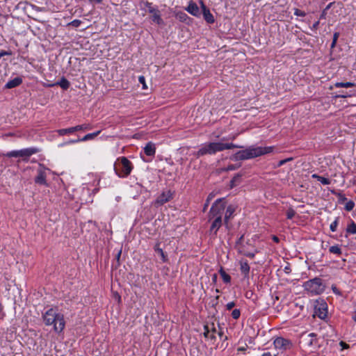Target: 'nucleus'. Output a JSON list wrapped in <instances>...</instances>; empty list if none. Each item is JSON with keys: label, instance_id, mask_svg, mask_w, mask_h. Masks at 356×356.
I'll use <instances>...</instances> for the list:
<instances>
[{"label": "nucleus", "instance_id": "f257e3e1", "mask_svg": "<svg viewBox=\"0 0 356 356\" xmlns=\"http://www.w3.org/2000/svg\"><path fill=\"white\" fill-rule=\"evenodd\" d=\"M234 148H242V146L234 143H224L222 142H211L202 145L194 155L199 158L206 154H215L218 152Z\"/></svg>", "mask_w": 356, "mask_h": 356}, {"label": "nucleus", "instance_id": "f03ea898", "mask_svg": "<svg viewBox=\"0 0 356 356\" xmlns=\"http://www.w3.org/2000/svg\"><path fill=\"white\" fill-rule=\"evenodd\" d=\"M42 319L46 325H52L56 332L60 333L65 328V321L63 314L54 308L48 309L42 315Z\"/></svg>", "mask_w": 356, "mask_h": 356}, {"label": "nucleus", "instance_id": "7ed1b4c3", "mask_svg": "<svg viewBox=\"0 0 356 356\" xmlns=\"http://www.w3.org/2000/svg\"><path fill=\"white\" fill-rule=\"evenodd\" d=\"M225 209V205L221 199H218L212 205L210 209V219L214 218L210 232L216 234L222 225V213Z\"/></svg>", "mask_w": 356, "mask_h": 356}, {"label": "nucleus", "instance_id": "20e7f679", "mask_svg": "<svg viewBox=\"0 0 356 356\" xmlns=\"http://www.w3.org/2000/svg\"><path fill=\"white\" fill-rule=\"evenodd\" d=\"M273 151V147H254L250 146L248 148L237 152L235 154L236 159L246 160L253 159L261 155L268 154Z\"/></svg>", "mask_w": 356, "mask_h": 356}, {"label": "nucleus", "instance_id": "39448f33", "mask_svg": "<svg viewBox=\"0 0 356 356\" xmlns=\"http://www.w3.org/2000/svg\"><path fill=\"white\" fill-rule=\"evenodd\" d=\"M114 170L118 176L120 177H127L131 172V163L126 158L121 157L115 163Z\"/></svg>", "mask_w": 356, "mask_h": 356}, {"label": "nucleus", "instance_id": "423d86ee", "mask_svg": "<svg viewBox=\"0 0 356 356\" xmlns=\"http://www.w3.org/2000/svg\"><path fill=\"white\" fill-rule=\"evenodd\" d=\"M303 286L306 291L314 295L320 294L325 290L322 280L318 277L306 282Z\"/></svg>", "mask_w": 356, "mask_h": 356}, {"label": "nucleus", "instance_id": "0eeeda50", "mask_svg": "<svg viewBox=\"0 0 356 356\" xmlns=\"http://www.w3.org/2000/svg\"><path fill=\"white\" fill-rule=\"evenodd\" d=\"M302 343L304 347L307 348L310 351L314 350L318 347V341L314 333L305 336Z\"/></svg>", "mask_w": 356, "mask_h": 356}, {"label": "nucleus", "instance_id": "6e6552de", "mask_svg": "<svg viewBox=\"0 0 356 356\" xmlns=\"http://www.w3.org/2000/svg\"><path fill=\"white\" fill-rule=\"evenodd\" d=\"M315 315L321 319L326 318L327 316V305L323 300L317 301L314 306Z\"/></svg>", "mask_w": 356, "mask_h": 356}, {"label": "nucleus", "instance_id": "1a4fd4ad", "mask_svg": "<svg viewBox=\"0 0 356 356\" xmlns=\"http://www.w3.org/2000/svg\"><path fill=\"white\" fill-rule=\"evenodd\" d=\"M46 170L47 168L42 164H40L38 169V175L35 178V182L40 185H47L46 181Z\"/></svg>", "mask_w": 356, "mask_h": 356}, {"label": "nucleus", "instance_id": "9d476101", "mask_svg": "<svg viewBox=\"0 0 356 356\" xmlns=\"http://www.w3.org/2000/svg\"><path fill=\"white\" fill-rule=\"evenodd\" d=\"M273 343L275 348L283 350L290 349L292 347L291 342L289 340L282 337L276 338Z\"/></svg>", "mask_w": 356, "mask_h": 356}, {"label": "nucleus", "instance_id": "9b49d317", "mask_svg": "<svg viewBox=\"0 0 356 356\" xmlns=\"http://www.w3.org/2000/svg\"><path fill=\"white\" fill-rule=\"evenodd\" d=\"M172 198V194L170 191L163 192L155 200L154 204L159 207L169 202Z\"/></svg>", "mask_w": 356, "mask_h": 356}, {"label": "nucleus", "instance_id": "f8f14e48", "mask_svg": "<svg viewBox=\"0 0 356 356\" xmlns=\"http://www.w3.org/2000/svg\"><path fill=\"white\" fill-rule=\"evenodd\" d=\"M200 3L202 10L201 13H202L204 20L208 24H213L215 22V18L213 15L211 14L209 9L205 6L202 1H201Z\"/></svg>", "mask_w": 356, "mask_h": 356}, {"label": "nucleus", "instance_id": "ddd939ff", "mask_svg": "<svg viewBox=\"0 0 356 356\" xmlns=\"http://www.w3.org/2000/svg\"><path fill=\"white\" fill-rule=\"evenodd\" d=\"M186 10L194 17H200L201 15L202 10L193 1H189L188 6L185 8Z\"/></svg>", "mask_w": 356, "mask_h": 356}, {"label": "nucleus", "instance_id": "4468645a", "mask_svg": "<svg viewBox=\"0 0 356 356\" xmlns=\"http://www.w3.org/2000/svg\"><path fill=\"white\" fill-rule=\"evenodd\" d=\"M38 152L37 148L30 147L19 150L20 157L24 158V160L28 159L34 154Z\"/></svg>", "mask_w": 356, "mask_h": 356}, {"label": "nucleus", "instance_id": "2eb2a0df", "mask_svg": "<svg viewBox=\"0 0 356 356\" xmlns=\"http://www.w3.org/2000/svg\"><path fill=\"white\" fill-rule=\"evenodd\" d=\"M175 17L180 22H184L188 24L190 23L191 20V19L185 13L181 11L175 13Z\"/></svg>", "mask_w": 356, "mask_h": 356}, {"label": "nucleus", "instance_id": "dca6fc26", "mask_svg": "<svg viewBox=\"0 0 356 356\" xmlns=\"http://www.w3.org/2000/svg\"><path fill=\"white\" fill-rule=\"evenodd\" d=\"M22 82V80L19 77H15V79L10 80L7 82V83L5 86L6 88H13L18 86H19Z\"/></svg>", "mask_w": 356, "mask_h": 356}, {"label": "nucleus", "instance_id": "f3484780", "mask_svg": "<svg viewBox=\"0 0 356 356\" xmlns=\"http://www.w3.org/2000/svg\"><path fill=\"white\" fill-rule=\"evenodd\" d=\"M144 152L147 156H154L156 152V147L152 142L148 143L144 147Z\"/></svg>", "mask_w": 356, "mask_h": 356}, {"label": "nucleus", "instance_id": "a211bd4d", "mask_svg": "<svg viewBox=\"0 0 356 356\" xmlns=\"http://www.w3.org/2000/svg\"><path fill=\"white\" fill-rule=\"evenodd\" d=\"M100 132H101L100 131H97L94 133L88 134L86 136H84L82 138L78 139L76 140H72L71 143H76V142H79V141H86V140H92L96 136H97L100 134Z\"/></svg>", "mask_w": 356, "mask_h": 356}, {"label": "nucleus", "instance_id": "6ab92c4d", "mask_svg": "<svg viewBox=\"0 0 356 356\" xmlns=\"http://www.w3.org/2000/svg\"><path fill=\"white\" fill-rule=\"evenodd\" d=\"M216 332V330L215 328H212V330H210L208 325L204 326V335L206 338L210 339H216V335H215Z\"/></svg>", "mask_w": 356, "mask_h": 356}, {"label": "nucleus", "instance_id": "aec40b11", "mask_svg": "<svg viewBox=\"0 0 356 356\" xmlns=\"http://www.w3.org/2000/svg\"><path fill=\"white\" fill-rule=\"evenodd\" d=\"M240 268H241V273L244 275H248L249 274V272H250V266H249V264L248 263V261H241L240 262Z\"/></svg>", "mask_w": 356, "mask_h": 356}, {"label": "nucleus", "instance_id": "412c9836", "mask_svg": "<svg viewBox=\"0 0 356 356\" xmlns=\"http://www.w3.org/2000/svg\"><path fill=\"white\" fill-rule=\"evenodd\" d=\"M152 20L159 25H161L163 23V19L161 17L160 12L159 10L157 11H156L155 13H154L153 14H152Z\"/></svg>", "mask_w": 356, "mask_h": 356}, {"label": "nucleus", "instance_id": "4be33fe9", "mask_svg": "<svg viewBox=\"0 0 356 356\" xmlns=\"http://www.w3.org/2000/svg\"><path fill=\"white\" fill-rule=\"evenodd\" d=\"M154 251L157 252L161 257L163 262L166 261L167 258L163 250L160 248V243H157L154 247Z\"/></svg>", "mask_w": 356, "mask_h": 356}, {"label": "nucleus", "instance_id": "5701e85b", "mask_svg": "<svg viewBox=\"0 0 356 356\" xmlns=\"http://www.w3.org/2000/svg\"><path fill=\"white\" fill-rule=\"evenodd\" d=\"M235 211V208L232 206V205H229L227 208V210H226V213H225V222H227L228 220L232 218L233 213H234Z\"/></svg>", "mask_w": 356, "mask_h": 356}, {"label": "nucleus", "instance_id": "b1692460", "mask_svg": "<svg viewBox=\"0 0 356 356\" xmlns=\"http://www.w3.org/2000/svg\"><path fill=\"white\" fill-rule=\"evenodd\" d=\"M74 131H76V128H74V127H70V128H67V129H58L57 131L58 134L60 136H63V135H65V134H72Z\"/></svg>", "mask_w": 356, "mask_h": 356}, {"label": "nucleus", "instance_id": "393cba45", "mask_svg": "<svg viewBox=\"0 0 356 356\" xmlns=\"http://www.w3.org/2000/svg\"><path fill=\"white\" fill-rule=\"evenodd\" d=\"M219 273H220L222 280L224 281V282H225V283L230 282L231 277L227 273H226V272L223 270L222 268H220V269L219 270Z\"/></svg>", "mask_w": 356, "mask_h": 356}, {"label": "nucleus", "instance_id": "a878e982", "mask_svg": "<svg viewBox=\"0 0 356 356\" xmlns=\"http://www.w3.org/2000/svg\"><path fill=\"white\" fill-rule=\"evenodd\" d=\"M355 83L352 82H337L334 83L336 88H350L354 87Z\"/></svg>", "mask_w": 356, "mask_h": 356}, {"label": "nucleus", "instance_id": "bb28decb", "mask_svg": "<svg viewBox=\"0 0 356 356\" xmlns=\"http://www.w3.org/2000/svg\"><path fill=\"white\" fill-rule=\"evenodd\" d=\"M56 85H58L64 90H67L70 87V83L68 81V80H67L65 78L63 77L60 80V81L56 83Z\"/></svg>", "mask_w": 356, "mask_h": 356}, {"label": "nucleus", "instance_id": "cd10ccee", "mask_svg": "<svg viewBox=\"0 0 356 356\" xmlns=\"http://www.w3.org/2000/svg\"><path fill=\"white\" fill-rule=\"evenodd\" d=\"M145 7L147 12H148L150 14H153L154 13L158 10V9L155 8L152 3H149L148 1L145 3Z\"/></svg>", "mask_w": 356, "mask_h": 356}, {"label": "nucleus", "instance_id": "c85d7f7f", "mask_svg": "<svg viewBox=\"0 0 356 356\" xmlns=\"http://www.w3.org/2000/svg\"><path fill=\"white\" fill-rule=\"evenodd\" d=\"M329 251L331 253H333V254H341V248H339V245H332L330 248L329 249Z\"/></svg>", "mask_w": 356, "mask_h": 356}, {"label": "nucleus", "instance_id": "c756f323", "mask_svg": "<svg viewBox=\"0 0 356 356\" xmlns=\"http://www.w3.org/2000/svg\"><path fill=\"white\" fill-rule=\"evenodd\" d=\"M347 232L350 234H356V224L354 222H352L346 229Z\"/></svg>", "mask_w": 356, "mask_h": 356}, {"label": "nucleus", "instance_id": "7c9ffc66", "mask_svg": "<svg viewBox=\"0 0 356 356\" xmlns=\"http://www.w3.org/2000/svg\"><path fill=\"white\" fill-rule=\"evenodd\" d=\"M74 128H76V131H81V130H89L91 129V127L90 124H83L75 126Z\"/></svg>", "mask_w": 356, "mask_h": 356}, {"label": "nucleus", "instance_id": "2f4dec72", "mask_svg": "<svg viewBox=\"0 0 356 356\" xmlns=\"http://www.w3.org/2000/svg\"><path fill=\"white\" fill-rule=\"evenodd\" d=\"M7 157H20L19 150H14L9 152H7L5 154Z\"/></svg>", "mask_w": 356, "mask_h": 356}, {"label": "nucleus", "instance_id": "473e14b6", "mask_svg": "<svg viewBox=\"0 0 356 356\" xmlns=\"http://www.w3.org/2000/svg\"><path fill=\"white\" fill-rule=\"evenodd\" d=\"M339 223V218H337L334 222H332L330 226L332 232H335Z\"/></svg>", "mask_w": 356, "mask_h": 356}, {"label": "nucleus", "instance_id": "72a5a7b5", "mask_svg": "<svg viewBox=\"0 0 356 356\" xmlns=\"http://www.w3.org/2000/svg\"><path fill=\"white\" fill-rule=\"evenodd\" d=\"M296 215V211L290 208L286 211V216L288 219H291L294 217Z\"/></svg>", "mask_w": 356, "mask_h": 356}, {"label": "nucleus", "instance_id": "f704fd0d", "mask_svg": "<svg viewBox=\"0 0 356 356\" xmlns=\"http://www.w3.org/2000/svg\"><path fill=\"white\" fill-rule=\"evenodd\" d=\"M318 181H319L323 185H329L331 183L329 179L323 177H320Z\"/></svg>", "mask_w": 356, "mask_h": 356}, {"label": "nucleus", "instance_id": "c9c22d12", "mask_svg": "<svg viewBox=\"0 0 356 356\" xmlns=\"http://www.w3.org/2000/svg\"><path fill=\"white\" fill-rule=\"evenodd\" d=\"M138 81L143 85V89L145 90L147 88V86L145 83V79L143 76H140L138 77Z\"/></svg>", "mask_w": 356, "mask_h": 356}, {"label": "nucleus", "instance_id": "e433bc0d", "mask_svg": "<svg viewBox=\"0 0 356 356\" xmlns=\"http://www.w3.org/2000/svg\"><path fill=\"white\" fill-rule=\"evenodd\" d=\"M355 206V204L352 201H349L348 202L346 205H345V209L347 210V211H351L353 210V207Z\"/></svg>", "mask_w": 356, "mask_h": 356}, {"label": "nucleus", "instance_id": "4c0bfd02", "mask_svg": "<svg viewBox=\"0 0 356 356\" xmlns=\"http://www.w3.org/2000/svg\"><path fill=\"white\" fill-rule=\"evenodd\" d=\"M240 314H241L240 310L237 309H234L232 312V316L234 319H238L240 316Z\"/></svg>", "mask_w": 356, "mask_h": 356}, {"label": "nucleus", "instance_id": "58836bf2", "mask_svg": "<svg viewBox=\"0 0 356 356\" xmlns=\"http://www.w3.org/2000/svg\"><path fill=\"white\" fill-rule=\"evenodd\" d=\"M294 15H296V16H301V17H305L306 15V13L301 10H299L298 8H295L294 9Z\"/></svg>", "mask_w": 356, "mask_h": 356}, {"label": "nucleus", "instance_id": "ea45409f", "mask_svg": "<svg viewBox=\"0 0 356 356\" xmlns=\"http://www.w3.org/2000/svg\"><path fill=\"white\" fill-rule=\"evenodd\" d=\"M5 316H6V314H5V312H3V306L0 302V318L3 319L5 317Z\"/></svg>", "mask_w": 356, "mask_h": 356}, {"label": "nucleus", "instance_id": "a19ab883", "mask_svg": "<svg viewBox=\"0 0 356 356\" xmlns=\"http://www.w3.org/2000/svg\"><path fill=\"white\" fill-rule=\"evenodd\" d=\"M338 37H339V33H335L334 34V36H333V41H332V47H333L336 42H337V40L338 39Z\"/></svg>", "mask_w": 356, "mask_h": 356}, {"label": "nucleus", "instance_id": "79ce46f5", "mask_svg": "<svg viewBox=\"0 0 356 356\" xmlns=\"http://www.w3.org/2000/svg\"><path fill=\"white\" fill-rule=\"evenodd\" d=\"M235 306V303L234 302H229L227 304L226 307L228 310L232 309Z\"/></svg>", "mask_w": 356, "mask_h": 356}, {"label": "nucleus", "instance_id": "37998d69", "mask_svg": "<svg viewBox=\"0 0 356 356\" xmlns=\"http://www.w3.org/2000/svg\"><path fill=\"white\" fill-rule=\"evenodd\" d=\"M332 289L333 291V292L337 294V295H340V292L339 291V289L337 288V286H332Z\"/></svg>", "mask_w": 356, "mask_h": 356}, {"label": "nucleus", "instance_id": "c03bdc74", "mask_svg": "<svg viewBox=\"0 0 356 356\" xmlns=\"http://www.w3.org/2000/svg\"><path fill=\"white\" fill-rule=\"evenodd\" d=\"M114 297L119 303L121 302V296L117 292L114 293Z\"/></svg>", "mask_w": 356, "mask_h": 356}, {"label": "nucleus", "instance_id": "a18cd8bd", "mask_svg": "<svg viewBox=\"0 0 356 356\" xmlns=\"http://www.w3.org/2000/svg\"><path fill=\"white\" fill-rule=\"evenodd\" d=\"M235 169H236V167L234 165L231 164L227 167L226 170H234Z\"/></svg>", "mask_w": 356, "mask_h": 356}, {"label": "nucleus", "instance_id": "49530a36", "mask_svg": "<svg viewBox=\"0 0 356 356\" xmlns=\"http://www.w3.org/2000/svg\"><path fill=\"white\" fill-rule=\"evenodd\" d=\"M92 3H102L103 0H89Z\"/></svg>", "mask_w": 356, "mask_h": 356}, {"label": "nucleus", "instance_id": "de8ad7c7", "mask_svg": "<svg viewBox=\"0 0 356 356\" xmlns=\"http://www.w3.org/2000/svg\"><path fill=\"white\" fill-rule=\"evenodd\" d=\"M351 95H336L335 97L336 98H338V97H342V98H346L347 97H350Z\"/></svg>", "mask_w": 356, "mask_h": 356}, {"label": "nucleus", "instance_id": "09e8293b", "mask_svg": "<svg viewBox=\"0 0 356 356\" xmlns=\"http://www.w3.org/2000/svg\"><path fill=\"white\" fill-rule=\"evenodd\" d=\"M291 159H285V160H282L280 161V163H279V165H282L283 164H284L287 161H289L291 160Z\"/></svg>", "mask_w": 356, "mask_h": 356}, {"label": "nucleus", "instance_id": "8fccbe9b", "mask_svg": "<svg viewBox=\"0 0 356 356\" xmlns=\"http://www.w3.org/2000/svg\"><path fill=\"white\" fill-rule=\"evenodd\" d=\"M272 238H273V241H275V243H278L279 242V238H278L277 236H273Z\"/></svg>", "mask_w": 356, "mask_h": 356}, {"label": "nucleus", "instance_id": "3c124183", "mask_svg": "<svg viewBox=\"0 0 356 356\" xmlns=\"http://www.w3.org/2000/svg\"><path fill=\"white\" fill-rule=\"evenodd\" d=\"M312 177L314 179H316L317 180H318V179L320 178L321 176L318 175L317 174H313L312 175Z\"/></svg>", "mask_w": 356, "mask_h": 356}, {"label": "nucleus", "instance_id": "603ef678", "mask_svg": "<svg viewBox=\"0 0 356 356\" xmlns=\"http://www.w3.org/2000/svg\"><path fill=\"white\" fill-rule=\"evenodd\" d=\"M319 24V22L317 21L316 22H315L314 24H313V28L314 29H317L318 26Z\"/></svg>", "mask_w": 356, "mask_h": 356}, {"label": "nucleus", "instance_id": "864d4df0", "mask_svg": "<svg viewBox=\"0 0 356 356\" xmlns=\"http://www.w3.org/2000/svg\"><path fill=\"white\" fill-rule=\"evenodd\" d=\"M238 178H239V176H235V177L232 179V181H231V182H232V184H233V183H234V181H236V179H238Z\"/></svg>", "mask_w": 356, "mask_h": 356}, {"label": "nucleus", "instance_id": "5fc2aeb1", "mask_svg": "<svg viewBox=\"0 0 356 356\" xmlns=\"http://www.w3.org/2000/svg\"><path fill=\"white\" fill-rule=\"evenodd\" d=\"M353 318L354 319L355 321H356V310L354 312L353 314Z\"/></svg>", "mask_w": 356, "mask_h": 356}, {"label": "nucleus", "instance_id": "6e6d98bb", "mask_svg": "<svg viewBox=\"0 0 356 356\" xmlns=\"http://www.w3.org/2000/svg\"><path fill=\"white\" fill-rule=\"evenodd\" d=\"M261 356H272V355L270 353H264Z\"/></svg>", "mask_w": 356, "mask_h": 356}, {"label": "nucleus", "instance_id": "4d7b16f0", "mask_svg": "<svg viewBox=\"0 0 356 356\" xmlns=\"http://www.w3.org/2000/svg\"><path fill=\"white\" fill-rule=\"evenodd\" d=\"M238 350L243 351V350H245V348H239L238 349Z\"/></svg>", "mask_w": 356, "mask_h": 356}, {"label": "nucleus", "instance_id": "13d9d810", "mask_svg": "<svg viewBox=\"0 0 356 356\" xmlns=\"http://www.w3.org/2000/svg\"><path fill=\"white\" fill-rule=\"evenodd\" d=\"M340 343L343 347H344V346L346 345V343L343 341H341Z\"/></svg>", "mask_w": 356, "mask_h": 356}, {"label": "nucleus", "instance_id": "bf43d9fd", "mask_svg": "<svg viewBox=\"0 0 356 356\" xmlns=\"http://www.w3.org/2000/svg\"><path fill=\"white\" fill-rule=\"evenodd\" d=\"M7 54L6 52H2V53H1V54H0V56L5 55V54Z\"/></svg>", "mask_w": 356, "mask_h": 356}, {"label": "nucleus", "instance_id": "052dcab7", "mask_svg": "<svg viewBox=\"0 0 356 356\" xmlns=\"http://www.w3.org/2000/svg\"><path fill=\"white\" fill-rule=\"evenodd\" d=\"M73 24H77V21H73Z\"/></svg>", "mask_w": 356, "mask_h": 356}, {"label": "nucleus", "instance_id": "680f3d73", "mask_svg": "<svg viewBox=\"0 0 356 356\" xmlns=\"http://www.w3.org/2000/svg\"><path fill=\"white\" fill-rule=\"evenodd\" d=\"M73 24H77V21H73Z\"/></svg>", "mask_w": 356, "mask_h": 356}, {"label": "nucleus", "instance_id": "e2e57ef3", "mask_svg": "<svg viewBox=\"0 0 356 356\" xmlns=\"http://www.w3.org/2000/svg\"><path fill=\"white\" fill-rule=\"evenodd\" d=\"M236 135H234L233 137H232V139H234L236 138Z\"/></svg>", "mask_w": 356, "mask_h": 356}, {"label": "nucleus", "instance_id": "0e129e2a", "mask_svg": "<svg viewBox=\"0 0 356 356\" xmlns=\"http://www.w3.org/2000/svg\"><path fill=\"white\" fill-rule=\"evenodd\" d=\"M250 256L251 257H254V254H250Z\"/></svg>", "mask_w": 356, "mask_h": 356}]
</instances>
